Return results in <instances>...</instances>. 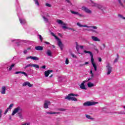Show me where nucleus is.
Returning a JSON list of instances; mask_svg holds the SVG:
<instances>
[{
  "mask_svg": "<svg viewBox=\"0 0 125 125\" xmlns=\"http://www.w3.org/2000/svg\"><path fill=\"white\" fill-rule=\"evenodd\" d=\"M53 47H55V46L54 45H52Z\"/></svg>",
  "mask_w": 125,
  "mask_h": 125,
  "instance_id": "680f3d73",
  "label": "nucleus"
},
{
  "mask_svg": "<svg viewBox=\"0 0 125 125\" xmlns=\"http://www.w3.org/2000/svg\"><path fill=\"white\" fill-rule=\"evenodd\" d=\"M44 43H45L46 44H50V43L49 42H45Z\"/></svg>",
  "mask_w": 125,
  "mask_h": 125,
  "instance_id": "864d4df0",
  "label": "nucleus"
},
{
  "mask_svg": "<svg viewBox=\"0 0 125 125\" xmlns=\"http://www.w3.org/2000/svg\"><path fill=\"white\" fill-rule=\"evenodd\" d=\"M41 15H42V17L44 22L47 23V22H48V19L45 17V16H47V17H49V15H48V14H47V13H43V12H41Z\"/></svg>",
  "mask_w": 125,
  "mask_h": 125,
  "instance_id": "423d86ee",
  "label": "nucleus"
},
{
  "mask_svg": "<svg viewBox=\"0 0 125 125\" xmlns=\"http://www.w3.org/2000/svg\"><path fill=\"white\" fill-rule=\"evenodd\" d=\"M19 21L21 25H25V24L27 23V21H26V20H25V19L23 18H19Z\"/></svg>",
  "mask_w": 125,
  "mask_h": 125,
  "instance_id": "2eb2a0df",
  "label": "nucleus"
},
{
  "mask_svg": "<svg viewBox=\"0 0 125 125\" xmlns=\"http://www.w3.org/2000/svg\"><path fill=\"white\" fill-rule=\"evenodd\" d=\"M91 64H94V59H93V55L91 56Z\"/></svg>",
  "mask_w": 125,
  "mask_h": 125,
  "instance_id": "c756f323",
  "label": "nucleus"
},
{
  "mask_svg": "<svg viewBox=\"0 0 125 125\" xmlns=\"http://www.w3.org/2000/svg\"><path fill=\"white\" fill-rule=\"evenodd\" d=\"M46 54L47 55H48V56H51V54H52L51 51H50V50H48L47 51Z\"/></svg>",
  "mask_w": 125,
  "mask_h": 125,
  "instance_id": "c85d7f7f",
  "label": "nucleus"
},
{
  "mask_svg": "<svg viewBox=\"0 0 125 125\" xmlns=\"http://www.w3.org/2000/svg\"><path fill=\"white\" fill-rule=\"evenodd\" d=\"M45 5H46V6H48V7H51V5L49 3H47L45 4Z\"/></svg>",
  "mask_w": 125,
  "mask_h": 125,
  "instance_id": "a18cd8bd",
  "label": "nucleus"
},
{
  "mask_svg": "<svg viewBox=\"0 0 125 125\" xmlns=\"http://www.w3.org/2000/svg\"><path fill=\"white\" fill-rule=\"evenodd\" d=\"M92 65L94 69V70L95 71H97V66H96V64L95 63H93Z\"/></svg>",
  "mask_w": 125,
  "mask_h": 125,
  "instance_id": "2f4dec72",
  "label": "nucleus"
},
{
  "mask_svg": "<svg viewBox=\"0 0 125 125\" xmlns=\"http://www.w3.org/2000/svg\"><path fill=\"white\" fill-rule=\"evenodd\" d=\"M49 104H50V102L49 101H45L44 104V108H45V109H47V108H48V105H49Z\"/></svg>",
  "mask_w": 125,
  "mask_h": 125,
  "instance_id": "f3484780",
  "label": "nucleus"
},
{
  "mask_svg": "<svg viewBox=\"0 0 125 125\" xmlns=\"http://www.w3.org/2000/svg\"><path fill=\"white\" fill-rule=\"evenodd\" d=\"M91 39L94 42H100V40L97 37L92 36Z\"/></svg>",
  "mask_w": 125,
  "mask_h": 125,
  "instance_id": "6ab92c4d",
  "label": "nucleus"
},
{
  "mask_svg": "<svg viewBox=\"0 0 125 125\" xmlns=\"http://www.w3.org/2000/svg\"><path fill=\"white\" fill-rule=\"evenodd\" d=\"M13 104H10V105L9 106V107H8V109H9V110L11 109V108H12V107H13Z\"/></svg>",
  "mask_w": 125,
  "mask_h": 125,
  "instance_id": "4c0bfd02",
  "label": "nucleus"
},
{
  "mask_svg": "<svg viewBox=\"0 0 125 125\" xmlns=\"http://www.w3.org/2000/svg\"><path fill=\"white\" fill-rule=\"evenodd\" d=\"M71 56H72V57H73L74 58H77V56H76V55H75L73 54H71Z\"/></svg>",
  "mask_w": 125,
  "mask_h": 125,
  "instance_id": "8fccbe9b",
  "label": "nucleus"
},
{
  "mask_svg": "<svg viewBox=\"0 0 125 125\" xmlns=\"http://www.w3.org/2000/svg\"><path fill=\"white\" fill-rule=\"evenodd\" d=\"M45 65H43L42 66V69H45Z\"/></svg>",
  "mask_w": 125,
  "mask_h": 125,
  "instance_id": "6e6d98bb",
  "label": "nucleus"
},
{
  "mask_svg": "<svg viewBox=\"0 0 125 125\" xmlns=\"http://www.w3.org/2000/svg\"><path fill=\"white\" fill-rule=\"evenodd\" d=\"M90 74H91V78H93V73H92V70L90 71Z\"/></svg>",
  "mask_w": 125,
  "mask_h": 125,
  "instance_id": "a19ab883",
  "label": "nucleus"
},
{
  "mask_svg": "<svg viewBox=\"0 0 125 125\" xmlns=\"http://www.w3.org/2000/svg\"><path fill=\"white\" fill-rule=\"evenodd\" d=\"M21 74H23L25 77H28V74H27V73L24 71H21Z\"/></svg>",
  "mask_w": 125,
  "mask_h": 125,
  "instance_id": "ea45409f",
  "label": "nucleus"
},
{
  "mask_svg": "<svg viewBox=\"0 0 125 125\" xmlns=\"http://www.w3.org/2000/svg\"><path fill=\"white\" fill-rule=\"evenodd\" d=\"M58 35H59V36H60V37H61V36H62L61 33H59Z\"/></svg>",
  "mask_w": 125,
  "mask_h": 125,
  "instance_id": "bf43d9fd",
  "label": "nucleus"
},
{
  "mask_svg": "<svg viewBox=\"0 0 125 125\" xmlns=\"http://www.w3.org/2000/svg\"><path fill=\"white\" fill-rule=\"evenodd\" d=\"M6 87H7V86H3L1 87V90L0 91L1 94H5Z\"/></svg>",
  "mask_w": 125,
  "mask_h": 125,
  "instance_id": "f8f14e48",
  "label": "nucleus"
},
{
  "mask_svg": "<svg viewBox=\"0 0 125 125\" xmlns=\"http://www.w3.org/2000/svg\"><path fill=\"white\" fill-rule=\"evenodd\" d=\"M104 109H105V108H104Z\"/></svg>",
  "mask_w": 125,
  "mask_h": 125,
  "instance_id": "0e129e2a",
  "label": "nucleus"
},
{
  "mask_svg": "<svg viewBox=\"0 0 125 125\" xmlns=\"http://www.w3.org/2000/svg\"><path fill=\"white\" fill-rule=\"evenodd\" d=\"M31 49H32V48H31L30 47L27 48V50H30Z\"/></svg>",
  "mask_w": 125,
  "mask_h": 125,
  "instance_id": "4d7b16f0",
  "label": "nucleus"
},
{
  "mask_svg": "<svg viewBox=\"0 0 125 125\" xmlns=\"http://www.w3.org/2000/svg\"><path fill=\"white\" fill-rule=\"evenodd\" d=\"M52 70H47L45 71L44 72V75H45V77H48V76L49 75V74H50V73H52Z\"/></svg>",
  "mask_w": 125,
  "mask_h": 125,
  "instance_id": "412c9836",
  "label": "nucleus"
},
{
  "mask_svg": "<svg viewBox=\"0 0 125 125\" xmlns=\"http://www.w3.org/2000/svg\"><path fill=\"white\" fill-rule=\"evenodd\" d=\"M106 71H107V75H110L111 73H112V67L110 66V64L108 63L106 66Z\"/></svg>",
  "mask_w": 125,
  "mask_h": 125,
  "instance_id": "6e6552de",
  "label": "nucleus"
},
{
  "mask_svg": "<svg viewBox=\"0 0 125 125\" xmlns=\"http://www.w3.org/2000/svg\"><path fill=\"white\" fill-rule=\"evenodd\" d=\"M1 113H2V111H1V109H0V119L1 118Z\"/></svg>",
  "mask_w": 125,
  "mask_h": 125,
  "instance_id": "603ef678",
  "label": "nucleus"
},
{
  "mask_svg": "<svg viewBox=\"0 0 125 125\" xmlns=\"http://www.w3.org/2000/svg\"><path fill=\"white\" fill-rule=\"evenodd\" d=\"M35 49L36 50H43V47L41 46H37L35 47Z\"/></svg>",
  "mask_w": 125,
  "mask_h": 125,
  "instance_id": "5701e85b",
  "label": "nucleus"
},
{
  "mask_svg": "<svg viewBox=\"0 0 125 125\" xmlns=\"http://www.w3.org/2000/svg\"><path fill=\"white\" fill-rule=\"evenodd\" d=\"M22 71H17L15 73V74H21Z\"/></svg>",
  "mask_w": 125,
  "mask_h": 125,
  "instance_id": "09e8293b",
  "label": "nucleus"
},
{
  "mask_svg": "<svg viewBox=\"0 0 125 125\" xmlns=\"http://www.w3.org/2000/svg\"><path fill=\"white\" fill-rule=\"evenodd\" d=\"M70 12L72 14H74V15H77L78 16H79V17H84V15H83L82 14H80V13H79L78 12H75L73 10H71Z\"/></svg>",
  "mask_w": 125,
  "mask_h": 125,
  "instance_id": "9d476101",
  "label": "nucleus"
},
{
  "mask_svg": "<svg viewBox=\"0 0 125 125\" xmlns=\"http://www.w3.org/2000/svg\"><path fill=\"white\" fill-rule=\"evenodd\" d=\"M88 87H93L94 86V84L93 83H91V82H89L87 83Z\"/></svg>",
  "mask_w": 125,
  "mask_h": 125,
  "instance_id": "a878e982",
  "label": "nucleus"
},
{
  "mask_svg": "<svg viewBox=\"0 0 125 125\" xmlns=\"http://www.w3.org/2000/svg\"><path fill=\"white\" fill-rule=\"evenodd\" d=\"M98 103L96 102H86L83 103V106L85 107H89L90 106H93V105H95V104H97Z\"/></svg>",
  "mask_w": 125,
  "mask_h": 125,
  "instance_id": "0eeeda50",
  "label": "nucleus"
},
{
  "mask_svg": "<svg viewBox=\"0 0 125 125\" xmlns=\"http://www.w3.org/2000/svg\"><path fill=\"white\" fill-rule=\"evenodd\" d=\"M51 35L53 36V37H54L56 40L58 41V45L59 46L61 50H62L63 46H64V45L63 44V43H62V42H61V40H60V39L58 38L57 36H55V34H54V33H53V32L51 33Z\"/></svg>",
  "mask_w": 125,
  "mask_h": 125,
  "instance_id": "7ed1b4c3",
  "label": "nucleus"
},
{
  "mask_svg": "<svg viewBox=\"0 0 125 125\" xmlns=\"http://www.w3.org/2000/svg\"><path fill=\"white\" fill-rule=\"evenodd\" d=\"M29 59H32V60H35V61H38L40 60V59L37 57H33V56H29V57H26V60H28Z\"/></svg>",
  "mask_w": 125,
  "mask_h": 125,
  "instance_id": "ddd939ff",
  "label": "nucleus"
},
{
  "mask_svg": "<svg viewBox=\"0 0 125 125\" xmlns=\"http://www.w3.org/2000/svg\"><path fill=\"white\" fill-rule=\"evenodd\" d=\"M90 80H91V78H89L87 80L83 81L80 85V88H81V89H86V88H85V86L84 85V83L85 82H88L89 81H90Z\"/></svg>",
  "mask_w": 125,
  "mask_h": 125,
  "instance_id": "9b49d317",
  "label": "nucleus"
},
{
  "mask_svg": "<svg viewBox=\"0 0 125 125\" xmlns=\"http://www.w3.org/2000/svg\"><path fill=\"white\" fill-rule=\"evenodd\" d=\"M46 114L48 115H54L55 114H60V112H46Z\"/></svg>",
  "mask_w": 125,
  "mask_h": 125,
  "instance_id": "b1692460",
  "label": "nucleus"
},
{
  "mask_svg": "<svg viewBox=\"0 0 125 125\" xmlns=\"http://www.w3.org/2000/svg\"><path fill=\"white\" fill-rule=\"evenodd\" d=\"M94 27H96V28H90L89 29H85V30L86 31L93 32V33H95V34H98V32L97 31V30H97V29H98V28L97 27V26H94Z\"/></svg>",
  "mask_w": 125,
  "mask_h": 125,
  "instance_id": "1a4fd4ad",
  "label": "nucleus"
},
{
  "mask_svg": "<svg viewBox=\"0 0 125 125\" xmlns=\"http://www.w3.org/2000/svg\"><path fill=\"white\" fill-rule=\"evenodd\" d=\"M77 25L79 26V27H83V24H81L80 22H77Z\"/></svg>",
  "mask_w": 125,
  "mask_h": 125,
  "instance_id": "79ce46f5",
  "label": "nucleus"
},
{
  "mask_svg": "<svg viewBox=\"0 0 125 125\" xmlns=\"http://www.w3.org/2000/svg\"><path fill=\"white\" fill-rule=\"evenodd\" d=\"M59 111H61L62 112H64V111H66V109L63 108H60L59 109Z\"/></svg>",
  "mask_w": 125,
  "mask_h": 125,
  "instance_id": "c03bdc74",
  "label": "nucleus"
},
{
  "mask_svg": "<svg viewBox=\"0 0 125 125\" xmlns=\"http://www.w3.org/2000/svg\"><path fill=\"white\" fill-rule=\"evenodd\" d=\"M51 77H52V75H51L49 77V78H51Z\"/></svg>",
  "mask_w": 125,
  "mask_h": 125,
  "instance_id": "052dcab7",
  "label": "nucleus"
},
{
  "mask_svg": "<svg viewBox=\"0 0 125 125\" xmlns=\"http://www.w3.org/2000/svg\"><path fill=\"white\" fill-rule=\"evenodd\" d=\"M88 62H85L84 65H87V64H88Z\"/></svg>",
  "mask_w": 125,
  "mask_h": 125,
  "instance_id": "13d9d810",
  "label": "nucleus"
},
{
  "mask_svg": "<svg viewBox=\"0 0 125 125\" xmlns=\"http://www.w3.org/2000/svg\"><path fill=\"white\" fill-rule=\"evenodd\" d=\"M28 67H32V63H29L28 64H27L24 67V70H26L27 68H28Z\"/></svg>",
  "mask_w": 125,
  "mask_h": 125,
  "instance_id": "cd10ccee",
  "label": "nucleus"
},
{
  "mask_svg": "<svg viewBox=\"0 0 125 125\" xmlns=\"http://www.w3.org/2000/svg\"><path fill=\"white\" fill-rule=\"evenodd\" d=\"M65 64H66V65H68V64H69V60H68V59H66L65 60Z\"/></svg>",
  "mask_w": 125,
  "mask_h": 125,
  "instance_id": "37998d69",
  "label": "nucleus"
},
{
  "mask_svg": "<svg viewBox=\"0 0 125 125\" xmlns=\"http://www.w3.org/2000/svg\"><path fill=\"white\" fill-rule=\"evenodd\" d=\"M103 47H101V46H99L100 49H101V50H103L104 49V48H105V47H106V46L105 45V44H103Z\"/></svg>",
  "mask_w": 125,
  "mask_h": 125,
  "instance_id": "72a5a7b5",
  "label": "nucleus"
},
{
  "mask_svg": "<svg viewBox=\"0 0 125 125\" xmlns=\"http://www.w3.org/2000/svg\"><path fill=\"white\" fill-rule=\"evenodd\" d=\"M66 0V1H67V2L68 3H69V4H70V5H72V3H71V1H70V0Z\"/></svg>",
  "mask_w": 125,
  "mask_h": 125,
  "instance_id": "49530a36",
  "label": "nucleus"
},
{
  "mask_svg": "<svg viewBox=\"0 0 125 125\" xmlns=\"http://www.w3.org/2000/svg\"><path fill=\"white\" fill-rule=\"evenodd\" d=\"M12 42H14V43L19 44L21 42V40L17 39H13L11 41Z\"/></svg>",
  "mask_w": 125,
  "mask_h": 125,
  "instance_id": "a211bd4d",
  "label": "nucleus"
},
{
  "mask_svg": "<svg viewBox=\"0 0 125 125\" xmlns=\"http://www.w3.org/2000/svg\"><path fill=\"white\" fill-rule=\"evenodd\" d=\"M80 48H81V49H83V46L80 45L78 44V43H77V44H76V49H77L78 52H79V50Z\"/></svg>",
  "mask_w": 125,
  "mask_h": 125,
  "instance_id": "aec40b11",
  "label": "nucleus"
},
{
  "mask_svg": "<svg viewBox=\"0 0 125 125\" xmlns=\"http://www.w3.org/2000/svg\"><path fill=\"white\" fill-rule=\"evenodd\" d=\"M26 72H29V70H26Z\"/></svg>",
  "mask_w": 125,
  "mask_h": 125,
  "instance_id": "e2e57ef3",
  "label": "nucleus"
},
{
  "mask_svg": "<svg viewBox=\"0 0 125 125\" xmlns=\"http://www.w3.org/2000/svg\"><path fill=\"white\" fill-rule=\"evenodd\" d=\"M117 58L115 59L114 61V63H117V62H118V60H119V54H117Z\"/></svg>",
  "mask_w": 125,
  "mask_h": 125,
  "instance_id": "e433bc0d",
  "label": "nucleus"
},
{
  "mask_svg": "<svg viewBox=\"0 0 125 125\" xmlns=\"http://www.w3.org/2000/svg\"><path fill=\"white\" fill-rule=\"evenodd\" d=\"M98 60H99V62H101V61H102V59H101V58H99Z\"/></svg>",
  "mask_w": 125,
  "mask_h": 125,
  "instance_id": "5fc2aeb1",
  "label": "nucleus"
},
{
  "mask_svg": "<svg viewBox=\"0 0 125 125\" xmlns=\"http://www.w3.org/2000/svg\"><path fill=\"white\" fill-rule=\"evenodd\" d=\"M22 85H23V86H26L27 85V86H29V87H32V86H33V84H30V83L28 82H24L22 84Z\"/></svg>",
  "mask_w": 125,
  "mask_h": 125,
  "instance_id": "dca6fc26",
  "label": "nucleus"
},
{
  "mask_svg": "<svg viewBox=\"0 0 125 125\" xmlns=\"http://www.w3.org/2000/svg\"><path fill=\"white\" fill-rule=\"evenodd\" d=\"M38 37H39V39L41 42H42V35H38Z\"/></svg>",
  "mask_w": 125,
  "mask_h": 125,
  "instance_id": "58836bf2",
  "label": "nucleus"
},
{
  "mask_svg": "<svg viewBox=\"0 0 125 125\" xmlns=\"http://www.w3.org/2000/svg\"><path fill=\"white\" fill-rule=\"evenodd\" d=\"M90 0V4L91 6H93L94 7H97L99 9H101V10H102L103 11V9H105V8L103 7L102 5L94 3L91 0Z\"/></svg>",
  "mask_w": 125,
  "mask_h": 125,
  "instance_id": "39448f33",
  "label": "nucleus"
},
{
  "mask_svg": "<svg viewBox=\"0 0 125 125\" xmlns=\"http://www.w3.org/2000/svg\"><path fill=\"white\" fill-rule=\"evenodd\" d=\"M83 52L84 53H88V54L90 55V56H92V55H93V54H92V52L89 51L84 50Z\"/></svg>",
  "mask_w": 125,
  "mask_h": 125,
  "instance_id": "bb28decb",
  "label": "nucleus"
},
{
  "mask_svg": "<svg viewBox=\"0 0 125 125\" xmlns=\"http://www.w3.org/2000/svg\"><path fill=\"white\" fill-rule=\"evenodd\" d=\"M9 110V109H8V108H7V110H5V112H4V115L6 114V113H7V112H8V110Z\"/></svg>",
  "mask_w": 125,
  "mask_h": 125,
  "instance_id": "3c124183",
  "label": "nucleus"
},
{
  "mask_svg": "<svg viewBox=\"0 0 125 125\" xmlns=\"http://www.w3.org/2000/svg\"><path fill=\"white\" fill-rule=\"evenodd\" d=\"M82 27H85V28H92V29H96L94 26H87L86 25H82Z\"/></svg>",
  "mask_w": 125,
  "mask_h": 125,
  "instance_id": "4be33fe9",
  "label": "nucleus"
},
{
  "mask_svg": "<svg viewBox=\"0 0 125 125\" xmlns=\"http://www.w3.org/2000/svg\"><path fill=\"white\" fill-rule=\"evenodd\" d=\"M14 66H15V63H12L11 64V65L10 66L8 71H11V70H12V68H13V67H14Z\"/></svg>",
  "mask_w": 125,
  "mask_h": 125,
  "instance_id": "473e14b6",
  "label": "nucleus"
},
{
  "mask_svg": "<svg viewBox=\"0 0 125 125\" xmlns=\"http://www.w3.org/2000/svg\"><path fill=\"white\" fill-rule=\"evenodd\" d=\"M92 45L93 46L94 50H95V51H97V52H98V49L96 48V46L94 44H92Z\"/></svg>",
  "mask_w": 125,
  "mask_h": 125,
  "instance_id": "c9c22d12",
  "label": "nucleus"
},
{
  "mask_svg": "<svg viewBox=\"0 0 125 125\" xmlns=\"http://www.w3.org/2000/svg\"><path fill=\"white\" fill-rule=\"evenodd\" d=\"M23 53H24V54H27V53H28V51H27V50H24L23 51Z\"/></svg>",
  "mask_w": 125,
  "mask_h": 125,
  "instance_id": "de8ad7c7",
  "label": "nucleus"
},
{
  "mask_svg": "<svg viewBox=\"0 0 125 125\" xmlns=\"http://www.w3.org/2000/svg\"><path fill=\"white\" fill-rule=\"evenodd\" d=\"M18 113L19 117L20 119H23V115L22 114V108L20 107V106H18V107L14 109L12 113V116H14L15 114Z\"/></svg>",
  "mask_w": 125,
  "mask_h": 125,
  "instance_id": "f257e3e1",
  "label": "nucleus"
},
{
  "mask_svg": "<svg viewBox=\"0 0 125 125\" xmlns=\"http://www.w3.org/2000/svg\"><path fill=\"white\" fill-rule=\"evenodd\" d=\"M82 10L85 11L86 13L90 14L91 13V10H89L87 7L83 6L82 7Z\"/></svg>",
  "mask_w": 125,
  "mask_h": 125,
  "instance_id": "4468645a",
  "label": "nucleus"
},
{
  "mask_svg": "<svg viewBox=\"0 0 125 125\" xmlns=\"http://www.w3.org/2000/svg\"><path fill=\"white\" fill-rule=\"evenodd\" d=\"M57 22L60 25H63L62 26V29H68V30H71V31H75V29L73 28H70L66 26H67V24L63 22L61 20H58Z\"/></svg>",
  "mask_w": 125,
  "mask_h": 125,
  "instance_id": "20e7f679",
  "label": "nucleus"
},
{
  "mask_svg": "<svg viewBox=\"0 0 125 125\" xmlns=\"http://www.w3.org/2000/svg\"><path fill=\"white\" fill-rule=\"evenodd\" d=\"M85 117L87 119H88V120H94V118L91 117V116H90V115L88 114H85Z\"/></svg>",
  "mask_w": 125,
  "mask_h": 125,
  "instance_id": "393cba45",
  "label": "nucleus"
},
{
  "mask_svg": "<svg viewBox=\"0 0 125 125\" xmlns=\"http://www.w3.org/2000/svg\"><path fill=\"white\" fill-rule=\"evenodd\" d=\"M32 67H34V68H36V69H39L40 66L38 64H35L32 63Z\"/></svg>",
  "mask_w": 125,
  "mask_h": 125,
  "instance_id": "7c9ffc66",
  "label": "nucleus"
},
{
  "mask_svg": "<svg viewBox=\"0 0 125 125\" xmlns=\"http://www.w3.org/2000/svg\"><path fill=\"white\" fill-rule=\"evenodd\" d=\"M34 1L36 5H37L38 6L40 5V3H39V0H34Z\"/></svg>",
  "mask_w": 125,
  "mask_h": 125,
  "instance_id": "f704fd0d",
  "label": "nucleus"
},
{
  "mask_svg": "<svg viewBox=\"0 0 125 125\" xmlns=\"http://www.w3.org/2000/svg\"><path fill=\"white\" fill-rule=\"evenodd\" d=\"M77 96H79V95L78 94H75L73 93H70L68 94V96H66L65 97V99H67V100H69V101H78V99L75 97Z\"/></svg>",
  "mask_w": 125,
  "mask_h": 125,
  "instance_id": "f03ea898",
  "label": "nucleus"
}]
</instances>
